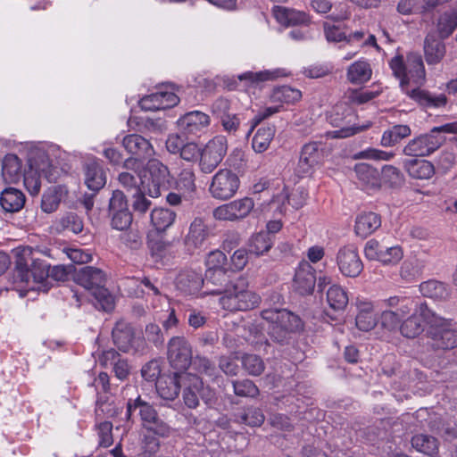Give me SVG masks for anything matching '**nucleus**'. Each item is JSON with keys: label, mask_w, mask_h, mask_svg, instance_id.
Wrapping results in <instances>:
<instances>
[{"label": "nucleus", "mask_w": 457, "mask_h": 457, "mask_svg": "<svg viewBox=\"0 0 457 457\" xmlns=\"http://www.w3.org/2000/svg\"><path fill=\"white\" fill-rule=\"evenodd\" d=\"M323 152L320 143L309 142L302 147L295 172L299 177L310 175L321 164Z\"/></svg>", "instance_id": "16"}, {"label": "nucleus", "mask_w": 457, "mask_h": 457, "mask_svg": "<svg viewBox=\"0 0 457 457\" xmlns=\"http://www.w3.org/2000/svg\"><path fill=\"white\" fill-rule=\"evenodd\" d=\"M183 400L185 404L195 409L199 405V397L206 403L211 401L213 393L209 387H204L203 380L196 375L186 372L181 374Z\"/></svg>", "instance_id": "12"}, {"label": "nucleus", "mask_w": 457, "mask_h": 457, "mask_svg": "<svg viewBox=\"0 0 457 457\" xmlns=\"http://www.w3.org/2000/svg\"><path fill=\"white\" fill-rule=\"evenodd\" d=\"M437 132L457 133V122L435 127L429 133L414 137L403 147V153L411 157L429 155L441 145L442 139L436 135Z\"/></svg>", "instance_id": "8"}, {"label": "nucleus", "mask_w": 457, "mask_h": 457, "mask_svg": "<svg viewBox=\"0 0 457 457\" xmlns=\"http://www.w3.org/2000/svg\"><path fill=\"white\" fill-rule=\"evenodd\" d=\"M122 146L132 156L147 158L154 154L151 143L137 134H130L122 139Z\"/></svg>", "instance_id": "26"}, {"label": "nucleus", "mask_w": 457, "mask_h": 457, "mask_svg": "<svg viewBox=\"0 0 457 457\" xmlns=\"http://www.w3.org/2000/svg\"><path fill=\"white\" fill-rule=\"evenodd\" d=\"M420 316L428 326V344L434 349L447 350L457 345V331L452 328L451 320L438 316L427 303L420 304Z\"/></svg>", "instance_id": "5"}, {"label": "nucleus", "mask_w": 457, "mask_h": 457, "mask_svg": "<svg viewBox=\"0 0 457 457\" xmlns=\"http://www.w3.org/2000/svg\"><path fill=\"white\" fill-rule=\"evenodd\" d=\"M228 151L225 136L219 135L211 139L201 151L200 169L204 173H211L221 162Z\"/></svg>", "instance_id": "13"}, {"label": "nucleus", "mask_w": 457, "mask_h": 457, "mask_svg": "<svg viewBox=\"0 0 457 457\" xmlns=\"http://www.w3.org/2000/svg\"><path fill=\"white\" fill-rule=\"evenodd\" d=\"M143 342L137 337L134 328L122 322L116 323V348L123 353L137 351Z\"/></svg>", "instance_id": "23"}, {"label": "nucleus", "mask_w": 457, "mask_h": 457, "mask_svg": "<svg viewBox=\"0 0 457 457\" xmlns=\"http://www.w3.org/2000/svg\"><path fill=\"white\" fill-rule=\"evenodd\" d=\"M233 388L238 396L254 397L259 393L258 387L249 379L233 381Z\"/></svg>", "instance_id": "56"}, {"label": "nucleus", "mask_w": 457, "mask_h": 457, "mask_svg": "<svg viewBox=\"0 0 457 457\" xmlns=\"http://www.w3.org/2000/svg\"><path fill=\"white\" fill-rule=\"evenodd\" d=\"M22 164L19 157L12 154L4 156L2 163V176L7 183H17L21 178Z\"/></svg>", "instance_id": "36"}, {"label": "nucleus", "mask_w": 457, "mask_h": 457, "mask_svg": "<svg viewBox=\"0 0 457 457\" xmlns=\"http://www.w3.org/2000/svg\"><path fill=\"white\" fill-rule=\"evenodd\" d=\"M176 286L184 294L195 295L204 286V279L195 270H184L178 275Z\"/></svg>", "instance_id": "27"}, {"label": "nucleus", "mask_w": 457, "mask_h": 457, "mask_svg": "<svg viewBox=\"0 0 457 457\" xmlns=\"http://www.w3.org/2000/svg\"><path fill=\"white\" fill-rule=\"evenodd\" d=\"M0 204L7 212H17L21 211L25 204V195L17 188H5L1 193Z\"/></svg>", "instance_id": "34"}, {"label": "nucleus", "mask_w": 457, "mask_h": 457, "mask_svg": "<svg viewBox=\"0 0 457 457\" xmlns=\"http://www.w3.org/2000/svg\"><path fill=\"white\" fill-rule=\"evenodd\" d=\"M177 123L183 134L197 137L207 131L211 119L203 112L193 111L180 117Z\"/></svg>", "instance_id": "18"}, {"label": "nucleus", "mask_w": 457, "mask_h": 457, "mask_svg": "<svg viewBox=\"0 0 457 457\" xmlns=\"http://www.w3.org/2000/svg\"><path fill=\"white\" fill-rule=\"evenodd\" d=\"M389 67L394 76L399 79L404 94L419 104L427 108H440L447 104L445 95H435L420 89L426 80V71L421 55L410 53L404 62L403 55H395L389 61Z\"/></svg>", "instance_id": "1"}, {"label": "nucleus", "mask_w": 457, "mask_h": 457, "mask_svg": "<svg viewBox=\"0 0 457 457\" xmlns=\"http://www.w3.org/2000/svg\"><path fill=\"white\" fill-rule=\"evenodd\" d=\"M356 306L358 310L355 319L357 328L362 331L373 329L378 323L373 303L369 301H358Z\"/></svg>", "instance_id": "29"}, {"label": "nucleus", "mask_w": 457, "mask_h": 457, "mask_svg": "<svg viewBox=\"0 0 457 457\" xmlns=\"http://www.w3.org/2000/svg\"><path fill=\"white\" fill-rule=\"evenodd\" d=\"M67 271L63 266H50L38 259L32 257V249L26 247L17 255L15 266V280L24 284L28 291L49 290L48 278L56 281H64Z\"/></svg>", "instance_id": "3"}, {"label": "nucleus", "mask_w": 457, "mask_h": 457, "mask_svg": "<svg viewBox=\"0 0 457 457\" xmlns=\"http://www.w3.org/2000/svg\"><path fill=\"white\" fill-rule=\"evenodd\" d=\"M96 383L99 390L96 409V415L112 418L114 416V406L112 405V401L109 402V398L105 395L110 390L109 376L107 373L101 372Z\"/></svg>", "instance_id": "24"}, {"label": "nucleus", "mask_w": 457, "mask_h": 457, "mask_svg": "<svg viewBox=\"0 0 457 457\" xmlns=\"http://www.w3.org/2000/svg\"><path fill=\"white\" fill-rule=\"evenodd\" d=\"M262 317L268 322H276L279 326L288 330L290 333L302 329L303 324L301 319L291 312L283 310H264Z\"/></svg>", "instance_id": "21"}, {"label": "nucleus", "mask_w": 457, "mask_h": 457, "mask_svg": "<svg viewBox=\"0 0 457 457\" xmlns=\"http://www.w3.org/2000/svg\"><path fill=\"white\" fill-rule=\"evenodd\" d=\"M149 179L146 185L149 196L156 198L170 186L171 177L167 166L157 159L150 160L147 164Z\"/></svg>", "instance_id": "15"}, {"label": "nucleus", "mask_w": 457, "mask_h": 457, "mask_svg": "<svg viewBox=\"0 0 457 457\" xmlns=\"http://www.w3.org/2000/svg\"><path fill=\"white\" fill-rule=\"evenodd\" d=\"M105 281L104 273L95 267H84L77 274V282L91 293L96 307L109 312L114 309V297L104 287Z\"/></svg>", "instance_id": "6"}, {"label": "nucleus", "mask_w": 457, "mask_h": 457, "mask_svg": "<svg viewBox=\"0 0 457 457\" xmlns=\"http://www.w3.org/2000/svg\"><path fill=\"white\" fill-rule=\"evenodd\" d=\"M235 420L251 427H260L264 421V415L260 409L249 407L239 413H236Z\"/></svg>", "instance_id": "48"}, {"label": "nucleus", "mask_w": 457, "mask_h": 457, "mask_svg": "<svg viewBox=\"0 0 457 457\" xmlns=\"http://www.w3.org/2000/svg\"><path fill=\"white\" fill-rule=\"evenodd\" d=\"M422 321L424 320L420 316L419 307L415 312L409 314L406 318L403 319V320L400 323L397 331H399L404 337L415 338L424 330Z\"/></svg>", "instance_id": "35"}, {"label": "nucleus", "mask_w": 457, "mask_h": 457, "mask_svg": "<svg viewBox=\"0 0 457 457\" xmlns=\"http://www.w3.org/2000/svg\"><path fill=\"white\" fill-rule=\"evenodd\" d=\"M210 235V229L202 218H195L185 237V245L189 252L201 249Z\"/></svg>", "instance_id": "22"}, {"label": "nucleus", "mask_w": 457, "mask_h": 457, "mask_svg": "<svg viewBox=\"0 0 457 457\" xmlns=\"http://www.w3.org/2000/svg\"><path fill=\"white\" fill-rule=\"evenodd\" d=\"M240 187L237 174L228 169H220L212 179L209 191L218 200H228L233 197Z\"/></svg>", "instance_id": "11"}, {"label": "nucleus", "mask_w": 457, "mask_h": 457, "mask_svg": "<svg viewBox=\"0 0 457 457\" xmlns=\"http://www.w3.org/2000/svg\"><path fill=\"white\" fill-rule=\"evenodd\" d=\"M244 369L252 376H259L264 370L262 360L255 354H245L242 358Z\"/></svg>", "instance_id": "55"}, {"label": "nucleus", "mask_w": 457, "mask_h": 457, "mask_svg": "<svg viewBox=\"0 0 457 457\" xmlns=\"http://www.w3.org/2000/svg\"><path fill=\"white\" fill-rule=\"evenodd\" d=\"M168 360L178 372H186L192 363V348L184 337H173L168 343Z\"/></svg>", "instance_id": "14"}, {"label": "nucleus", "mask_w": 457, "mask_h": 457, "mask_svg": "<svg viewBox=\"0 0 457 457\" xmlns=\"http://www.w3.org/2000/svg\"><path fill=\"white\" fill-rule=\"evenodd\" d=\"M112 424L111 421H104L98 426L99 445L103 447H109L113 443Z\"/></svg>", "instance_id": "64"}, {"label": "nucleus", "mask_w": 457, "mask_h": 457, "mask_svg": "<svg viewBox=\"0 0 457 457\" xmlns=\"http://www.w3.org/2000/svg\"><path fill=\"white\" fill-rule=\"evenodd\" d=\"M176 219V213L166 208H155L151 212V222L158 231H164Z\"/></svg>", "instance_id": "43"}, {"label": "nucleus", "mask_w": 457, "mask_h": 457, "mask_svg": "<svg viewBox=\"0 0 457 457\" xmlns=\"http://www.w3.org/2000/svg\"><path fill=\"white\" fill-rule=\"evenodd\" d=\"M420 291L425 297L445 300L450 295L449 287L446 284L438 280H428L420 285Z\"/></svg>", "instance_id": "38"}, {"label": "nucleus", "mask_w": 457, "mask_h": 457, "mask_svg": "<svg viewBox=\"0 0 457 457\" xmlns=\"http://www.w3.org/2000/svg\"><path fill=\"white\" fill-rule=\"evenodd\" d=\"M273 13L278 22L287 26L307 24L310 21V17L305 12L295 9L275 6Z\"/></svg>", "instance_id": "31"}, {"label": "nucleus", "mask_w": 457, "mask_h": 457, "mask_svg": "<svg viewBox=\"0 0 457 457\" xmlns=\"http://www.w3.org/2000/svg\"><path fill=\"white\" fill-rule=\"evenodd\" d=\"M119 182L131 194L136 190H140L139 184L142 183L140 175L135 176L132 172L122 171L119 174Z\"/></svg>", "instance_id": "59"}, {"label": "nucleus", "mask_w": 457, "mask_h": 457, "mask_svg": "<svg viewBox=\"0 0 457 457\" xmlns=\"http://www.w3.org/2000/svg\"><path fill=\"white\" fill-rule=\"evenodd\" d=\"M60 224L63 229L73 232L74 234L80 233L83 230L82 220L74 213H68L60 220Z\"/></svg>", "instance_id": "60"}, {"label": "nucleus", "mask_w": 457, "mask_h": 457, "mask_svg": "<svg viewBox=\"0 0 457 457\" xmlns=\"http://www.w3.org/2000/svg\"><path fill=\"white\" fill-rule=\"evenodd\" d=\"M393 152H386L376 148H368L355 154V159L389 161L394 158Z\"/></svg>", "instance_id": "58"}, {"label": "nucleus", "mask_w": 457, "mask_h": 457, "mask_svg": "<svg viewBox=\"0 0 457 457\" xmlns=\"http://www.w3.org/2000/svg\"><path fill=\"white\" fill-rule=\"evenodd\" d=\"M411 446L418 452L427 455H434L438 452V440L427 434H417L411 438Z\"/></svg>", "instance_id": "41"}, {"label": "nucleus", "mask_w": 457, "mask_h": 457, "mask_svg": "<svg viewBox=\"0 0 457 457\" xmlns=\"http://www.w3.org/2000/svg\"><path fill=\"white\" fill-rule=\"evenodd\" d=\"M179 102V98L174 93L160 90L143 96L139 106L145 111H158L174 107Z\"/></svg>", "instance_id": "20"}, {"label": "nucleus", "mask_w": 457, "mask_h": 457, "mask_svg": "<svg viewBox=\"0 0 457 457\" xmlns=\"http://www.w3.org/2000/svg\"><path fill=\"white\" fill-rule=\"evenodd\" d=\"M219 303L222 309L228 312H245L257 307L261 297L249 289V282L240 277L230 282L225 288L205 290L202 295H221Z\"/></svg>", "instance_id": "4"}, {"label": "nucleus", "mask_w": 457, "mask_h": 457, "mask_svg": "<svg viewBox=\"0 0 457 457\" xmlns=\"http://www.w3.org/2000/svg\"><path fill=\"white\" fill-rule=\"evenodd\" d=\"M381 226L380 216L373 212H361L357 215L354 231L357 236L365 238Z\"/></svg>", "instance_id": "28"}, {"label": "nucleus", "mask_w": 457, "mask_h": 457, "mask_svg": "<svg viewBox=\"0 0 457 457\" xmlns=\"http://www.w3.org/2000/svg\"><path fill=\"white\" fill-rule=\"evenodd\" d=\"M229 204L236 220L245 218L254 206L253 199L249 197L234 200Z\"/></svg>", "instance_id": "52"}, {"label": "nucleus", "mask_w": 457, "mask_h": 457, "mask_svg": "<svg viewBox=\"0 0 457 457\" xmlns=\"http://www.w3.org/2000/svg\"><path fill=\"white\" fill-rule=\"evenodd\" d=\"M436 26L442 37H449L457 29V8L443 12Z\"/></svg>", "instance_id": "44"}, {"label": "nucleus", "mask_w": 457, "mask_h": 457, "mask_svg": "<svg viewBox=\"0 0 457 457\" xmlns=\"http://www.w3.org/2000/svg\"><path fill=\"white\" fill-rule=\"evenodd\" d=\"M278 71H263L259 72L247 71L238 76L239 80L247 79L251 82L272 80L279 76Z\"/></svg>", "instance_id": "62"}, {"label": "nucleus", "mask_w": 457, "mask_h": 457, "mask_svg": "<svg viewBox=\"0 0 457 457\" xmlns=\"http://www.w3.org/2000/svg\"><path fill=\"white\" fill-rule=\"evenodd\" d=\"M106 182L104 170L100 163L95 160L85 164V184L92 191H98Z\"/></svg>", "instance_id": "32"}, {"label": "nucleus", "mask_w": 457, "mask_h": 457, "mask_svg": "<svg viewBox=\"0 0 457 457\" xmlns=\"http://www.w3.org/2000/svg\"><path fill=\"white\" fill-rule=\"evenodd\" d=\"M274 244V236L259 232L251 237L248 243V252L260 256L269 252Z\"/></svg>", "instance_id": "39"}, {"label": "nucleus", "mask_w": 457, "mask_h": 457, "mask_svg": "<svg viewBox=\"0 0 457 457\" xmlns=\"http://www.w3.org/2000/svg\"><path fill=\"white\" fill-rule=\"evenodd\" d=\"M372 76V69L366 60H359L352 63L346 71L347 80L354 85H361L368 82Z\"/></svg>", "instance_id": "33"}, {"label": "nucleus", "mask_w": 457, "mask_h": 457, "mask_svg": "<svg viewBox=\"0 0 457 457\" xmlns=\"http://www.w3.org/2000/svg\"><path fill=\"white\" fill-rule=\"evenodd\" d=\"M62 200V189L54 186L47 188L42 195L41 209L46 213L55 212Z\"/></svg>", "instance_id": "46"}, {"label": "nucleus", "mask_w": 457, "mask_h": 457, "mask_svg": "<svg viewBox=\"0 0 457 457\" xmlns=\"http://www.w3.org/2000/svg\"><path fill=\"white\" fill-rule=\"evenodd\" d=\"M161 371V365L157 360L150 361L141 370L142 377L145 380L155 383L162 377Z\"/></svg>", "instance_id": "63"}, {"label": "nucleus", "mask_w": 457, "mask_h": 457, "mask_svg": "<svg viewBox=\"0 0 457 457\" xmlns=\"http://www.w3.org/2000/svg\"><path fill=\"white\" fill-rule=\"evenodd\" d=\"M195 176L192 169H183L177 179V187L186 193H191L195 190Z\"/></svg>", "instance_id": "54"}, {"label": "nucleus", "mask_w": 457, "mask_h": 457, "mask_svg": "<svg viewBox=\"0 0 457 457\" xmlns=\"http://www.w3.org/2000/svg\"><path fill=\"white\" fill-rule=\"evenodd\" d=\"M403 165L406 172L416 179H428L435 173L433 164L424 159H407L403 162Z\"/></svg>", "instance_id": "30"}, {"label": "nucleus", "mask_w": 457, "mask_h": 457, "mask_svg": "<svg viewBox=\"0 0 457 457\" xmlns=\"http://www.w3.org/2000/svg\"><path fill=\"white\" fill-rule=\"evenodd\" d=\"M403 255L400 246L383 247L378 262L384 264H395L403 258Z\"/></svg>", "instance_id": "61"}, {"label": "nucleus", "mask_w": 457, "mask_h": 457, "mask_svg": "<svg viewBox=\"0 0 457 457\" xmlns=\"http://www.w3.org/2000/svg\"><path fill=\"white\" fill-rule=\"evenodd\" d=\"M138 409L143 427L161 436H168L170 427L163 422L158 416L154 408L149 403L141 401L138 397L133 403L128 402L126 416L130 418L132 412Z\"/></svg>", "instance_id": "10"}, {"label": "nucleus", "mask_w": 457, "mask_h": 457, "mask_svg": "<svg viewBox=\"0 0 457 457\" xmlns=\"http://www.w3.org/2000/svg\"><path fill=\"white\" fill-rule=\"evenodd\" d=\"M148 245L152 255L155 257L156 260H162L171 253V244L162 239H150Z\"/></svg>", "instance_id": "57"}, {"label": "nucleus", "mask_w": 457, "mask_h": 457, "mask_svg": "<svg viewBox=\"0 0 457 457\" xmlns=\"http://www.w3.org/2000/svg\"><path fill=\"white\" fill-rule=\"evenodd\" d=\"M357 179L363 187H377L379 185L378 171L368 163H357L354 167Z\"/></svg>", "instance_id": "42"}, {"label": "nucleus", "mask_w": 457, "mask_h": 457, "mask_svg": "<svg viewBox=\"0 0 457 457\" xmlns=\"http://www.w3.org/2000/svg\"><path fill=\"white\" fill-rule=\"evenodd\" d=\"M20 151L26 154L28 169L23 174V182L30 195H37L41 188V179L56 181L59 170L54 159L60 157L58 145L47 142H26L21 144Z\"/></svg>", "instance_id": "2"}, {"label": "nucleus", "mask_w": 457, "mask_h": 457, "mask_svg": "<svg viewBox=\"0 0 457 457\" xmlns=\"http://www.w3.org/2000/svg\"><path fill=\"white\" fill-rule=\"evenodd\" d=\"M316 274L313 267L306 261L299 263L293 281L294 290L301 295H311L316 285Z\"/></svg>", "instance_id": "19"}, {"label": "nucleus", "mask_w": 457, "mask_h": 457, "mask_svg": "<svg viewBox=\"0 0 457 457\" xmlns=\"http://www.w3.org/2000/svg\"><path fill=\"white\" fill-rule=\"evenodd\" d=\"M302 97L300 90L293 88L288 86H282L274 90L272 98L274 101H278L286 104H293L299 101Z\"/></svg>", "instance_id": "50"}, {"label": "nucleus", "mask_w": 457, "mask_h": 457, "mask_svg": "<svg viewBox=\"0 0 457 457\" xmlns=\"http://www.w3.org/2000/svg\"><path fill=\"white\" fill-rule=\"evenodd\" d=\"M120 210L116 212V230H120V243L130 249H137L141 245V239L138 232L128 228L132 223V214L128 209L127 200L124 194L116 190V204Z\"/></svg>", "instance_id": "9"}, {"label": "nucleus", "mask_w": 457, "mask_h": 457, "mask_svg": "<svg viewBox=\"0 0 457 457\" xmlns=\"http://www.w3.org/2000/svg\"><path fill=\"white\" fill-rule=\"evenodd\" d=\"M422 265L416 258L405 260L401 266L400 276L406 282H411L419 278L421 274Z\"/></svg>", "instance_id": "49"}, {"label": "nucleus", "mask_w": 457, "mask_h": 457, "mask_svg": "<svg viewBox=\"0 0 457 457\" xmlns=\"http://www.w3.org/2000/svg\"><path fill=\"white\" fill-rule=\"evenodd\" d=\"M327 302L336 311L344 310L348 303L347 293L342 287L332 285L327 291Z\"/></svg>", "instance_id": "47"}, {"label": "nucleus", "mask_w": 457, "mask_h": 457, "mask_svg": "<svg viewBox=\"0 0 457 457\" xmlns=\"http://www.w3.org/2000/svg\"><path fill=\"white\" fill-rule=\"evenodd\" d=\"M337 262L339 270L345 277L356 278L363 270L357 248L353 245L340 248L337 255Z\"/></svg>", "instance_id": "17"}, {"label": "nucleus", "mask_w": 457, "mask_h": 457, "mask_svg": "<svg viewBox=\"0 0 457 457\" xmlns=\"http://www.w3.org/2000/svg\"><path fill=\"white\" fill-rule=\"evenodd\" d=\"M411 134V130L408 125L397 124L383 132L380 144L384 147L394 146Z\"/></svg>", "instance_id": "40"}, {"label": "nucleus", "mask_w": 457, "mask_h": 457, "mask_svg": "<svg viewBox=\"0 0 457 457\" xmlns=\"http://www.w3.org/2000/svg\"><path fill=\"white\" fill-rule=\"evenodd\" d=\"M174 372L172 375H162L156 382V391L164 400H174L182 387L181 374Z\"/></svg>", "instance_id": "25"}, {"label": "nucleus", "mask_w": 457, "mask_h": 457, "mask_svg": "<svg viewBox=\"0 0 457 457\" xmlns=\"http://www.w3.org/2000/svg\"><path fill=\"white\" fill-rule=\"evenodd\" d=\"M275 135V128L272 126L260 128L252 140L253 149L256 153L266 151Z\"/></svg>", "instance_id": "45"}, {"label": "nucleus", "mask_w": 457, "mask_h": 457, "mask_svg": "<svg viewBox=\"0 0 457 457\" xmlns=\"http://www.w3.org/2000/svg\"><path fill=\"white\" fill-rule=\"evenodd\" d=\"M382 311L379 315L381 327L390 332L397 331L400 323L411 314L415 303L407 296L394 295L378 302Z\"/></svg>", "instance_id": "7"}, {"label": "nucleus", "mask_w": 457, "mask_h": 457, "mask_svg": "<svg viewBox=\"0 0 457 457\" xmlns=\"http://www.w3.org/2000/svg\"><path fill=\"white\" fill-rule=\"evenodd\" d=\"M424 54L428 65L436 64L445 54V46L441 40L428 36L424 41Z\"/></svg>", "instance_id": "37"}, {"label": "nucleus", "mask_w": 457, "mask_h": 457, "mask_svg": "<svg viewBox=\"0 0 457 457\" xmlns=\"http://www.w3.org/2000/svg\"><path fill=\"white\" fill-rule=\"evenodd\" d=\"M227 256L220 250L211 252L205 261L207 270H215L214 275H222L225 269Z\"/></svg>", "instance_id": "51"}, {"label": "nucleus", "mask_w": 457, "mask_h": 457, "mask_svg": "<svg viewBox=\"0 0 457 457\" xmlns=\"http://www.w3.org/2000/svg\"><path fill=\"white\" fill-rule=\"evenodd\" d=\"M379 95V91L350 89L346 92V98L350 104H363L374 99Z\"/></svg>", "instance_id": "53"}]
</instances>
